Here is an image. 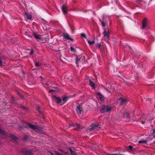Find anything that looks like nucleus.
<instances>
[{
  "label": "nucleus",
  "mask_w": 155,
  "mask_h": 155,
  "mask_svg": "<svg viewBox=\"0 0 155 155\" xmlns=\"http://www.w3.org/2000/svg\"><path fill=\"white\" fill-rule=\"evenodd\" d=\"M134 5L136 7H138L145 9L147 6V2L144 0H135Z\"/></svg>",
  "instance_id": "obj_1"
},
{
  "label": "nucleus",
  "mask_w": 155,
  "mask_h": 155,
  "mask_svg": "<svg viewBox=\"0 0 155 155\" xmlns=\"http://www.w3.org/2000/svg\"><path fill=\"white\" fill-rule=\"evenodd\" d=\"M21 152L24 155H33L34 154L32 150H28L25 148H21Z\"/></svg>",
  "instance_id": "obj_2"
},
{
  "label": "nucleus",
  "mask_w": 155,
  "mask_h": 155,
  "mask_svg": "<svg viewBox=\"0 0 155 155\" xmlns=\"http://www.w3.org/2000/svg\"><path fill=\"white\" fill-rule=\"evenodd\" d=\"M100 128V125L99 124H92L89 128L88 130L90 131H91L93 130L96 131L97 130L98 128Z\"/></svg>",
  "instance_id": "obj_3"
},
{
  "label": "nucleus",
  "mask_w": 155,
  "mask_h": 155,
  "mask_svg": "<svg viewBox=\"0 0 155 155\" xmlns=\"http://www.w3.org/2000/svg\"><path fill=\"white\" fill-rule=\"evenodd\" d=\"M111 108L108 106L103 105L102 106L101 112L102 113L107 112L111 110Z\"/></svg>",
  "instance_id": "obj_4"
},
{
  "label": "nucleus",
  "mask_w": 155,
  "mask_h": 155,
  "mask_svg": "<svg viewBox=\"0 0 155 155\" xmlns=\"http://www.w3.org/2000/svg\"><path fill=\"white\" fill-rule=\"evenodd\" d=\"M5 136L9 137L11 140L14 142H16L18 139L17 137L16 136L12 134H10L8 136L6 134Z\"/></svg>",
  "instance_id": "obj_5"
},
{
  "label": "nucleus",
  "mask_w": 155,
  "mask_h": 155,
  "mask_svg": "<svg viewBox=\"0 0 155 155\" xmlns=\"http://www.w3.org/2000/svg\"><path fill=\"white\" fill-rule=\"evenodd\" d=\"M104 36L105 38H106L109 39V29L108 28L104 29V31L103 32Z\"/></svg>",
  "instance_id": "obj_6"
},
{
  "label": "nucleus",
  "mask_w": 155,
  "mask_h": 155,
  "mask_svg": "<svg viewBox=\"0 0 155 155\" xmlns=\"http://www.w3.org/2000/svg\"><path fill=\"white\" fill-rule=\"evenodd\" d=\"M63 36L64 38L66 40H70L72 41H74V39L71 38L67 33H64L63 34Z\"/></svg>",
  "instance_id": "obj_7"
},
{
  "label": "nucleus",
  "mask_w": 155,
  "mask_h": 155,
  "mask_svg": "<svg viewBox=\"0 0 155 155\" xmlns=\"http://www.w3.org/2000/svg\"><path fill=\"white\" fill-rule=\"evenodd\" d=\"M118 100L119 101H120V104L121 105L126 104L128 101V100H127L122 97H120L119 99Z\"/></svg>",
  "instance_id": "obj_8"
},
{
  "label": "nucleus",
  "mask_w": 155,
  "mask_h": 155,
  "mask_svg": "<svg viewBox=\"0 0 155 155\" xmlns=\"http://www.w3.org/2000/svg\"><path fill=\"white\" fill-rule=\"evenodd\" d=\"M97 95L98 96L99 99L101 101H103L105 100V97L103 96L102 94L100 92L97 93Z\"/></svg>",
  "instance_id": "obj_9"
},
{
  "label": "nucleus",
  "mask_w": 155,
  "mask_h": 155,
  "mask_svg": "<svg viewBox=\"0 0 155 155\" xmlns=\"http://www.w3.org/2000/svg\"><path fill=\"white\" fill-rule=\"evenodd\" d=\"M52 97L53 99L56 101V102L58 104H59L61 103V100L59 97H57L55 96L54 95L52 96Z\"/></svg>",
  "instance_id": "obj_10"
},
{
  "label": "nucleus",
  "mask_w": 155,
  "mask_h": 155,
  "mask_svg": "<svg viewBox=\"0 0 155 155\" xmlns=\"http://www.w3.org/2000/svg\"><path fill=\"white\" fill-rule=\"evenodd\" d=\"M26 124L31 128L34 130H37L38 129V127L35 125H32L27 123H26Z\"/></svg>",
  "instance_id": "obj_11"
},
{
  "label": "nucleus",
  "mask_w": 155,
  "mask_h": 155,
  "mask_svg": "<svg viewBox=\"0 0 155 155\" xmlns=\"http://www.w3.org/2000/svg\"><path fill=\"white\" fill-rule=\"evenodd\" d=\"M76 110L78 114H81L82 111L81 108L80 107V105H79L76 106Z\"/></svg>",
  "instance_id": "obj_12"
},
{
  "label": "nucleus",
  "mask_w": 155,
  "mask_h": 155,
  "mask_svg": "<svg viewBox=\"0 0 155 155\" xmlns=\"http://www.w3.org/2000/svg\"><path fill=\"white\" fill-rule=\"evenodd\" d=\"M123 117L127 120H129L130 118L129 113L127 112H124L123 113Z\"/></svg>",
  "instance_id": "obj_13"
},
{
  "label": "nucleus",
  "mask_w": 155,
  "mask_h": 155,
  "mask_svg": "<svg viewBox=\"0 0 155 155\" xmlns=\"http://www.w3.org/2000/svg\"><path fill=\"white\" fill-rule=\"evenodd\" d=\"M147 19L144 18L143 20L142 21V26L143 28L142 29H144L147 25Z\"/></svg>",
  "instance_id": "obj_14"
},
{
  "label": "nucleus",
  "mask_w": 155,
  "mask_h": 155,
  "mask_svg": "<svg viewBox=\"0 0 155 155\" xmlns=\"http://www.w3.org/2000/svg\"><path fill=\"white\" fill-rule=\"evenodd\" d=\"M99 21H100L101 22L102 26L103 27H104L105 26V23L106 22L105 20L104 16V15L103 16V21H101V20L100 18L99 19Z\"/></svg>",
  "instance_id": "obj_15"
},
{
  "label": "nucleus",
  "mask_w": 155,
  "mask_h": 155,
  "mask_svg": "<svg viewBox=\"0 0 155 155\" xmlns=\"http://www.w3.org/2000/svg\"><path fill=\"white\" fill-rule=\"evenodd\" d=\"M74 130H77L81 128H82L80 125L78 124H76L74 126Z\"/></svg>",
  "instance_id": "obj_16"
},
{
  "label": "nucleus",
  "mask_w": 155,
  "mask_h": 155,
  "mask_svg": "<svg viewBox=\"0 0 155 155\" xmlns=\"http://www.w3.org/2000/svg\"><path fill=\"white\" fill-rule=\"evenodd\" d=\"M89 84L93 88L95 89L96 88L95 84L91 80H89Z\"/></svg>",
  "instance_id": "obj_17"
},
{
  "label": "nucleus",
  "mask_w": 155,
  "mask_h": 155,
  "mask_svg": "<svg viewBox=\"0 0 155 155\" xmlns=\"http://www.w3.org/2000/svg\"><path fill=\"white\" fill-rule=\"evenodd\" d=\"M61 8L62 12L64 14H66L67 13V8L65 5H63Z\"/></svg>",
  "instance_id": "obj_18"
},
{
  "label": "nucleus",
  "mask_w": 155,
  "mask_h": 155,
  "mask_svg": "<svg viewBox=\"0 0 155 155\" xmlns=\"http://www.w3.org/2000/svg\"><path fill=\"white\" fill-rule=\"evenodd\" d=\"M11 103L13 105H15L17 104L16 101H15L14 97L12 96L11 97Z\"/></svg>",
  "instance_id": "obj_19"
},
{
  "label": "nucleus",
  "mask_w": 155,
  "mask_h": 155,
  "mask_svg": "<svg viewBox=\"0 0 155 155\" xmlns=\"http://www.w3.org/2000/svg\"><path fill=\"white\" fill-rule=\"evenodd\" d=\"M33 35L34 37L37 39H41V38L40 36V35L37 34L35 33H33Z\"/></svg>",
  "instance_id": "obj_20"
},
{
  "label": "nucleus",
  "mask_w": 155,
  "mask_h": 155,
  "mask_svg": "<svg viewBox=\"0 0 155 155\" xmlns=\"http://www.w3.org/2000/svg\"><path fill=\"white\" fill-rule=\"evenodd\" d=\"M37 110L39 113L42 114V111L41 110V107L39 106H37Z\"/></svg>",
  "instance_id": "obj_21"
},
{
  "label": "nucleus",
  "mask_w": 155,
  "mask_h": 155,
  "mask_svg": "<svg viewBox=\"0 0 155 155\" xmlns=\"http://www.w3.org/2000/svg\"><path fill=\"white\" fill-rule=\"evenodd\" d=\"M138 143L141 144H146L147 143V141L146 140H140L138 142Z\"/></svg>",
  "instance_id": "obj_22"
},
{
  "label": "nucleus",
  "mask_w": 155,
  "mask_h": 155,
  "mask_svg": "<svg viewBox=\"0 0 155 155\" xmlns=\"http://www.w3.org/2000/svg\"><path fill=\"white\" fill-rule=\"evenodd\" d=\"M68 150L70 151L71 154V155H77V154L75 153V152L74 151H73L71 148H69Z\"/></svg>",
  "instance_id": "obj_23"
},
{
  "label": "nucleus",
  "mask_w": 155,
  "mask_h": 155,
  "mask_svg": "<svg viewBox=\"0 0 155 155\" xmlns=\"http://www.w3.org/2000/svg\"><path fill=\"white\" fill-rule=\"evenodd\" d=\"M68 99V97H64L62 98V101H63V104H64V103H65L67 101Z\"/></svg>",
  "instance_id": "obj_24"
},
{
  "label": "nucleus",
  "mask_w": 155,
  "mask_h": 155,
  "mask_svg": "<svg viewBox=\"0 0 155 155\" xmlns=\"http://www.w3.org/2000/svg\"><path fill=\"white\" fill-rule=\"evenodd\" d=\"M96 47L98 48L100 51H102L101 48V45L100 44L98 43L96 45Z\"/></svg>",
  "instance_id": "obj_25"
},
{
  "label": "nucleus",
  "mask_w": 155,
  "mask_h": 155,
  "mask_svg": "<svg viewBox=\"0 0 155 155\" xmlns=\"http://www.w3.org/2000/svg\"><path fill=\"white\" fill-rule=\"evenodd\" d=\"M25 15H26V17L28 19H31V15L28 14L26 12L25 13Z\"/></svg>",
  "instance_id": "obj_26"
},
{
  "label": "nucleus",
  "mask_w": 155,
  "mask_h": 155,
  "mask_svg": "<svg viewBox=\"0 0 155 155\" xmlns=\"http://www.w3.org/2000/svg\"><path fill=\"white\" fill-rule=\"evenodd\" d=\"M80 61V59L79 58V56H78V57L77 56L76 58L75 63L77 65H78V62Z\"/></svg>",
  "instance_id": "obj_27"
},
{
  "label": "nucleus",
  "mask_w": 155,
  "mask_h": 155,
  "mask_svg": "<svg viewBox=\"0 0 155 155\" xmlns=\"http://www.w3.org/2000/svg\"><path fill=\"white\" fill-rule=\"evenodd\" d=\"M0 134H3L4 135H6V133L5 131L0 128Z\"/></svg>",
  "instance_id": "obj_28"
},
{
  "label": "nucleus",
  "mask_w": 155,
  "mask_h": 155,
  "mask_svg": "<svg viewBox=\"0 0 155 155\" xmlns=\"http://www.w3.org/2000/svg\"><path fill=\"white\" fill-rule=\"evenodd\" d=\"M88 43L90 45H92L94 44V41H90L89 40H87Z\"/></svg>",
  "instance_id": "obj_29"
},
{
  "label": "nucleus",
  "mask_w": 155,
  "mask_h": 155,
  "mask_svg": "<svg viewBox=\"0 0 155 155\" xmlns=\"http://www.w3.org/2000/svg\"><path fill=\"white\" fill-rule=\"evenodd\" d=\"M147 118H143L141 121L142 124H143L145 123V121L147 120Z\"/></svg>",
  "instance_id": "obj_30"
},
{
  "label": "nucleus",
  "mask_w": 155,
  "mask_h": 155,
  "mask_svg": "<svg viewBox=\"0 0 155 155\" xmlns=\"http://www.w3.org/2000/svg\"><path fill=\"white\" fill-rule=\"evenodd\" d=\"M70 49L71 51L75 52L76 51V50L73 48L72 47H70Z\"/></svg>",
  "instance_id": "obj_31"
},
{
  "label": "nucleus",
  "mask_w": 155,
  "mask_h": 155,
  "mask_svg": "<svg viewBox=\"0 0 155 155\" xmlns=\"http://www.w3.org/2000/svg\"><path fill=\"white\" fill-rule=\"evenodd\" d=\"M81 36L83 37L84 38H86V37H87L86 36V35L85 34H84V33H81Z\"/></svg>",
  "instance_id": "obj_32"
},
{
  "label": "nucleus",
  "mask_w": 155,
  "mask_h": 155,
  "mask_svg": "<svg viewBox=\"0 0 155 155\" xmlns=\"http://www.w3.org/2000/svg\"><path fill=\"white\" fill-rule=\"evenodd\" d=\"M28 138V137L27 135L23 137V140H27Z\"/></svg>",
  "instance_id": "obj_33"
},
{
  "label": "nucleus",
  "mask_w": 155,
  "mask_h": 155,
  "mask_svg": "<svg viewBox=\"0 0 155 155\" xmlns=\"http://www.w3.org/2000/svg\"><path fill=\"white\" fill-rule=\"evenodd\" d=\"M20 106L22 109H24L25 110H27V108L25 106H23L22 105H20Z\"/></svg>",
  "instance_id": "obj_34"
},
{
  "label": "nucleus",
  "mask_w": 155,
  "mask_h": 155,
  "mask_svg": "<svg viewBox=\"0 0 155 155\" xmlns=\"http://www.w3.org/2000/svg\"><path fill=\"white\" fill-rule=\"evenodd\" d=\"M127 48H129V49H130L131 50L130 51V53H131V54H132V52H133V50L132 49L131 47L130 46H128V45H127Z\"/></svg>",
  "instance_id": "obj_35"
},
{
  "label": "nucleus",
  "mask_w": 155,
  "mask_h": 155,
  "mask_svg": "<svg viewBox=\"0 0 155 155\" xmlns=\"http://www.w3.org/2000/svg\"><path fill=\"white\" fill-rule=\"evenodd\" d=\"M2 61L1 58L0 57V67L2 66Z\"/></svg>",
  "instance_id": "obj_36"
},
{
  "label": "nucleus",
  "mask_w": 155,
  "mask_h": 155,
  "mask_svg": "<svg viewBox=\"0 0 155 155\" xmlns=\"http://www.w3.org/2000/svg\"><path fill=\"white\" fill-rule=\"evenodd\" d=\"M18 94L20 96L21 98H23V96L19 92H18Z\"/></svg>",
  "instance_id": "obj_37"
},
{
  "label": "nucleus",
  "mask_w": 155,
  "mask_h": 155,
  "mask_svg": "<svg viewBox=\"0 0 155 155\" xmlns=\"http://www.w3.org/2000/svg\"><path fill=\"white\" fill-rule=\"evenodd\" d=\"M35 65L37 67H39L40 66V64H39L38 62H35Z\"/></svg>",
  "instance_id": "obj_38"
},
{
  "label": "nucleus",
  "mask_w": 155,
  "mask_h": 155,
  "mask_svg": "<svg viewBox=\"0 0 155 155\" xmlns=\"http://www.w3.org/2000/svg\"><path fill=\"white\" fill-rule=\"evenodd\" d=\"M93 145H99L100 144L99 143V142H98V143L96 142L95 143H93Z\"/></svg>",
  "instance_id": "obj_39"
},
{
  "label": "nucleus",
  "mask_w": 155,
  "mask_h": 155,
  "mask_svg": "<svg viewBox=\"0 0 155 155\" xmlns=\"http://www.w3.org/2000/svg\"><path fill=\"white\" fill-rule=\"evenodd\" d=\"M68 25H69V26H70V27L71 28V29L72 30H73L74 29V28L73 26H71L70 25H69V24L68 23Z\"/></svg>",
  "instance_id": "obj_40"
},
{
  "label": "nucleus",
  "mask_w": 155,
  "mask_h": 155,
  "mask_svg": "<svg viewBox=\"0 0 155 155\" xmlns=\"http://www.w3.org/2000/svg\"><path fill=\"white\" fill-rule=\"evenodd\" d=\"M34 52V50L33 49H32L31 51L30 52V54L31 55Z\"/></svg>",
  "instance_id": "obj_41"
},
{
  "label": "nucleus",
  "mask_w": 155,
  "mask_h": 155,
  "mask_svg": "<svg viewBox=\"0 0 155 155\" xmlns=\"http://www.w3.org/2000/svg\"><path fill=\"white\" fill-rule=\"evenodd\" d=\"M55 91L53 90H50L49 91V92H54Z\"/></svg>",
  "instance_id": "obj_42"
},
{
  "label": "nucleus",
  "mask_w": 155,
  "mask_h": 155,
  "mask_svg": "<svg viewBox=\"0 0 155 155\" xmlns=\"http://www.w3.org/2000/svg\"><path fill=\"white\" fill-rule=\"evenodd\" d=\"M129 149L131 150H132L133 149V146H128Z\"/></svg>",
  "instance_id": "obj_43"
},
{
  "label": "nucleus",
  "mask_w": 155,
  "mask_h": 155,
  "mask_svg": "<svg viewBox=\"0 0 155 155\" xmlns=\"http://www.w3.org/2000/svg\"><path fill=\"white\" fill-rule=\"evenodd\" d=\"M104 89L107 91L108 92L110 93V92L105 87H104Z\"/></svg>",
  "instance_id": "obj_44"
},
{
  "label": "nucleus",
  "mask_w": 155,
  "mask_h": 155,
  "mask_svg": "<svg viewBox=\"0 0 155 155\" xmlns=\"http://www.w3.org/2000/svg\"><path fill=\"white\" fill-rule=\"evenodd\" d=\"M153 135L155 134V129H154L153 130Z\"/></svg>",
  "instance_id": "obj_45"
},
{
  "label": "nucleus",
  "mask_w": 155,
  "mask_h": 155,
  "mask_svg": "<svg viewBox=\"0 0 155 155\" xmlns=\"http://www.w3.org/2000/svg\"><path fill=\"white\" fill-rule=\"evenodd\" d=\"M150 100V98H148L147 99V101H149Z\"/></svg>",
  "instance_id": "obj_46"
},
{
  "label": "nucleus",
  "mask_w": 155,
  "mask_h": 155,
  "mask_svg": "<svg viewBox=\"0 0 155 155\" xmlns=\"http://www.w3.org/2000/svg\"><path fill=\"white\" fill-rule=\"evenodd\" d=\"M61 151L62 152H63V150H61Z\"/></svg>",
  "instance_id": "obj_47"
},
{
  "label": "nucleus",
  "mask_w": 155,
  "mask_h": 155,
  "mask_svg": "<svg viewBox=\"0 0 155 155\" xmlns=\"http://www.w3.org/2000/svg\"><path fill=\"white\" fill-rule=\"evenodd\" d=\"M45 41H46V39H45Z\"/></svg>",
  "instance_id": "obj_48"
},
{
  "label": "nucleus",
  "mask_w": 155,
  "mask_h": 155,
  "mask_svg": "<svg viewBox=\"0 0 155 155\" xmlns=\"http://www.w3.org/2000/svg\"><path fill=\"white\" fill-rule=\"evenodd\" d=\"M41 78H42V77L41 76H40V77Z\"/></svg>",
  "instance_id": "obj_49"
},
{
  "label": "nucleus",
  "mask_w": 155,
  "mask_h": 155,
  "mask_svg": "<svg viewBox=\"0 0 155 155\" xmlns=\"http://www.w3.org/2000/svg\"><path fill=\"white\" fill-rule=\"evenodd\" d=\"M61 155H65V154H61Z\"/></svg>",
  "instance_id": "obj_50"
},
{
  "label": "nucleus",
  "mask_w": 155,
  "mask_h": 155,
  "mask_svg": "<svg viewBox=\"0 0 155 155\" xmlns=\"http://www.w3.org/2000/svg\"><path fill=\"white\" fill-rule=\"evenodd\" d=\"M46 84L47 85H48V84H46Z\"/></svg>",
  "instance_id": "obj_51"
},
{
  "label": "nucleus",
  "mask_w": 155,
  "mask_h": 155,
  "mask_svg": "<svg viewBox=\"0 0 155 155\" xmlns=\"http://www.w3.org/2000/svg\"><path fill=\"white\" fill-rule=\"evenodd\" d=\"M20 128H22V127H20Z\"/></svg>",
  "instance_id": "obj_52"
},
{
  "label": "nucleus",
  "mask_w": 155,
  "mask_h": 155,
  "mask_svg": "<svg viewBox=\"0 0 155 155\" xmlns=\"http://www.w3.org/2000/svg\"><path fill=\"white\" fill-rule=\"evenodd\" d=\"M1 54V52H0V54Z\"/></svg>",
  "instance_id": "obj_53"
},
{
  "label": "nucleus",
  "mask_w": 155,
  "mask_h": 155,
  "mask_svg": "<svg viewBox=\"0 0 155 155\" xmlns=\"http://www.w3.org/2000/svg\"><path fill=\"white\" fill-rule=\"evenodd\" d=\"M154 142L155 143V141H154Z\"/></svg>",
  "instance_id": "obj_54"
}]
</instances>
